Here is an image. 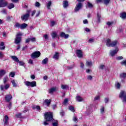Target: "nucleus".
Masks as SVG:
<instances>
[{
    "label": "nucleus",
    "mask_w": 126,
    "mask_h": 126,
    "mask_svg": "<svg viewBox=\"0 0 126 126\" xmlns=\"http://www.w3.org/2000/svg\"><path fill=\"white\" fill-rule=\"evenodd\" d=\"M88 7H93V5H92V3L90 2H88Z\"/></svg>",
    "instance_id": "bf43d9fd"
},
{
    "label": "nucleus",
    "mask_w": 126,
    "mask_h": 126,
    "mask_svg": "<svg viewBox=\"0 0 126 126\" xmlns=\"http://www.w3.org/2000/svg\"><path fill=\"white\" fill-rule=\"evenodd\" d=\"M27 26H28V25H27V24H25V23L22 24L20 26V29H25V28H26Z\"/></svg>",
    "instance_id": "aec40b11"
},
{
    "label": "nucleus",
    "mask_w": 126,
    "mask_h": 126,
    "mask_svg": "<svg viewBox=\"0 0 126 126\" xmlns=\"http://www.w3.org/2000/svg\"><path fill=\"white\" fill-rule=\"evenodd\" d=\"M5 46H4V42H1L0 44V50H4Z\"/></svg>",
    "instance_id": "a211bd4d"
},
{
    "label": "nucleus",
    "mask_w": 126,
    "mask_h": 126,
    "mask_svg": "<svg viewBox=\"0 0 126 126\" xmlns=\"http://www.w3.org/2000/svg\"><path fill=\"white\" fill-rule=\"evenodd\" d=\"M18 63H19L20 65H24L25 64L24 62H23V61H19V62H18Z\"/></svg>",
    "instance_id": "864d4df0"
},
{
    "label": "nucleus",
    "mask_w": 126,
    "mask_h": 126,
    "mask_svg": "<svg viewBox=\"0 0 126 126\" xmlns=\"http://www.w3.org/2000/svg\"><path fill=\"white\" fill-rule=\"evenodd\" d=\"M105 103H107L109 102V98H105L104 99Z\"/></svg>",
    "instance_id": "774afa93"
},
{
    "label": "nucleus",
    "mask_w": 126,
    "mask_h": 126,
    "mask_svg": "<svg viewBox=\"0 0 126 126\" xmlns=\"http://www.w3.org/2000/svg\"><path fill=\"white\" fill-rule=\"evenodd\" d=\"M14 7V4L12 3H10L8 5V8L9 9H11L12 8H13Z\"/></svg>",
    "instance_id": "c756f323"
},
{
    "label": "nucleus",
    "mask_w": 126,
    "mask_h": 126,
    "mask_svg": "<svg viewBox=\"0 0 126 126\" xmlns=\"http://www.w3.org/2000/svg\"><path fill=\"white\" fill-rule=\"evenodd\" d=\"M120 98H123V102L126 103V92L122 91L119 94Z\"/></svg>",
    "instance_id": "20e7f679"
},
{
    "label": "nucleus",
    "mask_w": 126,
    "mask_h": 126,
    "mask_svg": "<svg viewBox=\"0 0 126 126\" xmlns=\"http://www.w3.org/2000/svg\"><path fill=\"white\" fill-rule=\"evenodd\" d=\"M53 59H55V60H59V53H55V54L53 56Z\"/></svg>",
    "instance_id": "7c9ffc66"
},
{
    "label": "nucleus",
    "mask_w": 126,
    "mask_h": 126,
    "mask_svg": "<svg viewBox=\"0 0 126 126\" xmlns=\"http://www.w3.org/2000/svg\"><path fill=\"white\" fill-rule=\"evenodd\" d=\"M102 1L104 4H106V5H107L109 4V3H110V0H102Z\"/></svg>",
    "instance_id": "c9c22d12"
},
{
    "label": "nucleus",
    "mask_w": 126,
    "mask_h": 126,
    "mask_svg": "<svg viewBox=\"0 0 126 126\" xmlns=\"http://www.w3.org/2000/svg\"><path fill=\"white\" fill-rule=\"evenodd\" d=\"M41 56V53L39 51H35L31 55L32 59H36L39 58Z\"/></svg>",
    "instance_id": "423d86ee"
},
{
    "label": "nucleus",
    "mask_w": 126,
    "mask_h": 126,
    "mask_svg": "<svg viewBox=\"0 0 126 126\" xmlns=\"http://www.w3.org/2000/svg\"><path fill=\"white\" fill-rule=\"evenodd\" d=\"M20 26H21V25L19 24V23H16L15 24V27L16 28H20Z\"/></svg>",
    "instance_id": "37998d69"
},
{
    "label": "nucleus",
    "mask_w": 126,
    "mask_h": 126,
    "mask_svg": "<svg viewBox=\"0 0 126 126\" xmlns=\"http://www.w3.org/2000/svg\"><path fill=\"white\" fill-rule=\"evenodd\" d=\"M100 113L102 114L105 113V107H104V106H101V108L100 109Z\"/></svg>",
    "instance_id": "4c0bfd02"
},
{
    "label": "nucleus",
    "mask_w": 126,
    "mask_h": 126,
    "mask_svg": "<svg viewBox=\"0 0 126 126\" xmlns=\"http://www.w3.org/2000/svg\"><path fill=\"white\" fill-rule=\"evenodd\" d=\"M118 52H119V48H117L115 50H111L110 53V56H111V57H114Z\"/></svg>",
    "instance_id": "9b49d317"
},
{
    "label": "nucleus",
    "mask_w": 126,
    "mask_h": 126,
    "mask_svg": "<svg viewBox=\"0 0 126 126\" xmlns=\"http://www.w3.org/2000/svg\"><path fill=\"white\" fill-rule=\"evenodd\" d=\"M11 59H12L13 61L16 62V63H18V62H19V60L18 59L17 57L15 56H11Z\"/></svg>",
    "instance_id": "6ab92c4d"
},
{
    "label": "nucleus",
    "mask_w": 126,
    "mask_h": 126,
    "mask_svg": "<svg viewBox=\"0 0 126 126\" xmlns=\"http://www.w3.org/2000/svg\"><path fill=\"white\" fill-rule=\"evenodd\" d=\"M115 86L117 89H120L121 87V84H120V83H117L115 85Z\"/></svg>",
    "instance_id": "a19ab883"
},
{
    "label": "nucleus",
    "mask_w": 126,
    "mask_h": 126,
    "mask_svg": "<svg viewBox=\"0 0 126 126\" xmlns=\"http://www.w3.org/2000/svg\"><path fill=\"white\" fill-rule=\"evenodd\" d=\"M106 24H107V25H108V26H111L113 25V22H107Z\"/></svg>",
    "instance_id": "49530a36"
},
{
    "label": "nucleus",
    "mask_w": 126,
    "mask_h": 126,
    "mask_svg": "<svg viewBox=\"0 0 126 126\" xmlns=\"http://www.w3.org/2000/svg\"><path fill=\"white\" fill-rule=\"evenodd\" d=\"M105 67V66L104 64H100L99 66V69H104Z\"/></svg>",
    "instance_id": "c03bdc74"
},
{
    "label": "nucleus",
    "mask_w": 126,
    "mask_h": 126,
    "mask_svg": "<svg viewBox=\"0 0 126 126\" xmlns=\"http://www.w3.org/2000/svg\"><path fill=\"white\" fill-rule=\"evenodd\" d=\"M69 110H70V111H71V112H73V113H74L75 110H74V107L70 106L69 107Z\"/></svg>",
    "instance_id": "79ce46f5"
},
{
    "label": "nucleus",
    "mask_w": 126,
    "mask_h": 126,
    "mask_svg": "<svg viewBox=\"0 0 126 126\" xmlns=\"http://www.w3.org/2000/svg\"><path fill=\"white\" fill-rule=\"evenodd\" d=\"M9 84H5L4 86H3V85H0V90H1V91H3V90H7V89H8L9 88Z\"/></svg>",
    "instance_id": "6e6552de"
},
{
    "label": "nucleus",
    "mask_w": 126,
    "mask_h": 126,
    "mask_svg": "<svg viewBox=\"0 0 126 126\" xmlns=\"http://www.w3.org/2000/svg\"><path fill=\"white\" fill-rule=\"evenodd\" d=\"M99 99H100V96L98 95L94 97V101H97V100H99Z\"/></svg>",
    "instance_id": "603ef678"
},
{
    "label": "nucleus",
    "mask_w": 126,
    "mask_h": 126,
    "mask_svg": "<svg viewBox=\"0 0 126 126\" xmlns=\"http://www.w3.org/2000/svg\"><path fill=\"white\" fill-rule=\"evenodd\" d=\"M73 67H74V65H72L71 66H65V69H68L69 70L70 69H72V68H73Z\"/></svg>",
    "instance_id": "a878e982"
},
{
    "label": "nucleus",
    "mask_w": 126,
    "mask_h": 126,
    "mask_svg": "<svg viewBox=\"0 0 126 126\" xmlns=\"http://www.w3.org/2000/svg\"><path fill=\"white\" fill-rule=\"evenodd\" d=\"M121 17L123 19H125L126 18V13H122L121 14Z\"/></svg>",
    "instance_id": "f704fd0d"
},
{
    "label": "nucleus",
    "mask_w": 126,
    "mask_h": 126,
    "mask_svg": "<svg viewBox=\"0 0 126 126\" xmlns=\"http://www.w3.org/2000/svg\"><path fill=\"white\" fill-rule=\"evenodd\" d=\"M76 100L77 102H82V101H83V99L79 96L76 97Z\"/></svg>",
    "instance_id": "b1692460"
},
{
    "label": "nucleus",
    "mask_w": 126,
    "mask_h": 126,
    "mask_svg": "<svg viewBox=\"0 0 126 126\" xmlns=\"http://www.w3.org/2000/svg\"><path fill=\"white\" fill-rule=\"evenodd\" d=\"M29 63H31V64H33V60L32 59H30V60L28 62Z\"/></svg>",
    "instance_id": "69168bd1"
},
{
    "label": "nucleus",
    "mask_w": 126,
    "mask_h": 126,
    "mask_svg": "<svg viewBox=\"0 0 126 126\" xmlns=\"http://www.w3.org/2000/svg\"><path fill=\"white\" fill-rule=\"evenodd\" d=\"M48 62H49V60L48 59V58H46L42 61V64H47V63H48Z\"/></svg>",
    "instance_id": "5701e85b"
},
{
    "label": "nucleus",
    "mask_w": 126,
    "mask_h": 126,
    "mask_svg": "<svg viewBox=\"0 0 126 126\" xmlns=\"http://www.w3.org/2000/svg\"><path fill=\"white\" fill-rule=\"evenodd\" d=\"M56 88H52L51 89H50L49 91V93H50V94H52V93H53V92H55V91H56Z\"/></svg>",
    "instance_id": "2f4dec72"
},
{
    "label": "nucleus",
    "mask_w": 126,
    "mask_h": 126,
    "mask_svg": "<svg viewBox=\"0 0 126 126\" xmlns=\"http://www.w3.org/2000/svg\"><path fill=\"white\" fill-rule=\"evenodd\" d=\"M51 99L45 100V103H46V105H47L48 107H49V106H50V105L51 104Z\"/></svg>",
    "instance_id": "412c9836"
},
{
    "label": "nucleus",
    "mask_w": 126,
    "mask_h": 126,
    "mask_svg": "<svg viewBox=\"0 0 126 126\" xmlns=\"http://www.w3.org/2000/svg\"><path fill=\"white\" fill-rule=\"evenodd\" d=\"M43 38H44V39H45V40H48V39H49V35H48V34H44L43 35Z\"/></svg>",
    "instance_id": "09e8293b"
},
{
    "label": "nucleus",
    "mask_w": 126,
    "mask_h": 126,
    "mask_svg": "<svg viewBox=\"0 0 126 126\" xmlns=\"http://www.w3.org/2000/svg\"><path fill=\"white\" fill-rule=\"evenodd\" d=\"M12 99V96L11 94H7L5 96V100L6 102H10Z\"/></svg>",
    "instance_id": "f8f14e48"
},
{
    "label": "nucleus",
    "mask_w": 126,
    "mask_h": 126,
    "mask_svg": "<svg viewBox=\"0 0 126 126\" xmlns=\"http://www.w3.org/2000/svg\"><path fill=\"white\" fill-rule=\"evenodd\" d=\"M65 33L64 32H61L60 36L61 37H62L63 38L64 37Z\"/></svg>",
    "instance_id": "680f3d73"
},
{
    "label": "nucleus",
    "mask_w": 126,
    "mask_h": 126,
    "mask_svg": "<svg viewBox=\"0 0 126 126\" xmlns=\"http://www.w3.org/2000/svg\"><path fill=\"white\" fill-rule=\"evenodd\" d=\"M25 84L26 85V86H31V87H36V86H37V83H36V81H32V82L29 81H26L25 82Z\"/></svg>",
    "instance_id": "39448f33"
},
{
    "label": "nucleus",
    "mask_w": 126,
    "mask_h": 126,
    "mask_svg": "<svg viewBox=\"0 0 126 126\" xmlns=\"http://www.w3.org/2000/svg\"><path fill=\"white\" fill-rule=\"evenodd\" d=\"M83 22L84 24H87V23H88V21L87 20V19H85L83 20Z\"/></svg>",
    "instance_id": "e2e57ef3"
},
{
    "label": "nucleus",
    "mask_w": 126,
    "mask_h": 126,
    "mask_svg": "<svg viewBox=\"0 0 126 126\" xmlns=\"http://www.w3.org/2000/svg\"><path fill=\"white\" fill-rule=\"evenodd\" d=\"M5 73V71L4 70H1L0 71V76H3L4 74Z\"/></svg>",
    "instance_id": "e433bc0d"
},
{
    "label": "nucleus",
    "mask_w": 126,
    "mask_h": 126,
    "mask_svg": "<svg viewBox=\"0 0 126 126\" xmlns=\"http://www.w3.org/2000/svg\"><path fill=\"white\" fill-rule=\"evenodd\" d=\"M121 78H126V73H121L120 74Z\"/></svg>",
    "instance_id": "72a5a7b5"
},
{
    "label": "nucleus",
    "mask_w": 126,
    "mask_h": 126,
    "mask_svg": "<svg viewBox=\"0 0 126 126\" xmlns=\"http://www.w3.org/2000/svg\"><path fill=\"white\" fill-rule=\"evenodd\" d=\"M51 36L52 37V39H55V38L58 37V34L56 32H53L51 33Z\"/></svg>",
    "instance_id": "2eb2a0df"
},
{
    "label": "nucleus",
    "mask_w": 126,
    "mask_h": 126,
    "mask_svg": "<svg viewBox=\"0 0 126 126\" xmlns=\"http://www.w3.org/2000/svg\"><path fill=\"white\" fill-rule=\"evenodd\" d=\"M7 5V2L5 0H0V7H5Z\"/></svg>",
    "instance_id": "1a4fd4ad"
},
{
    "label": "nucleus",
    "mask_w": 126,
    "mask_h": 126,
    "mask_svg": "<svg viewBox=\"0 0 126 126\" xmlns=\"http://www.w3.org/2000/svg\"><path fill=\"white\" fill-rule=\"evenodd\" d=\"M51 23V26L52 27H53V26H54L56 25V22H55V21H52Z\"/></svg>",
    "instance_id": "0e129e2a"
},
{
    "label": "nucleus",
    "mask_w": 126,
    "mask_h": 126,
    "mask_svg": "<svg viewBox=\"0 0 126 126\" xmlns=\"http://www.w3.org/2000/svg\"><path fill=\"white\" fill-rule=\"evenodd\" d=\"M40 5H41V4L40 3H39V2H35V6H36V7H40Z\"/></svg>",
    "instance_id": "6e6d98bb"
},
{
    "label": "nucleus",
    "mask_w": 126,
    "mask_h": 126,
    "mask_svg": "<svg viewBox=\"0 0 126 126\" xmlns=\"http://www.w3.org/2000/svg\"><path fill=\"white\" fill-rule=\"evenodd\" d=\"M11 83H12L13 87H17V84L15 82V80H12L11 81Z\"/></svg>",
    "instance_id": "393cba45"
},
{
    "label": "nucleus",
    "mask_w": 126,
    "mask_h": 126,
    "mask_svg": "<svg viewBox=\"0 0 126 126\" xmlns=\"http://www.w3.org/2000/svg\"><path fill=\"white\" fill-rule=\"evenodd\" d=\"M51 5H52V1H48V2L47 4L48 9H51Z\"/></svg>",
    "instance_id": "c85d7f7f"
},
{
    "label": "nucleus",
    "mask_w": 126,
    "mask_h": 126,
    "mask_svg": "<svg viewBox=\"0 0 126 126\" xmlns=\"http://www.w3.org/2000/svg\"><path fill=\"white\" fill-rule=\"evenodd\" d=\"M87 78L88 79V80H92V76L89 75H88L87 76Z\"/></svg>",
    "instance_id": "a18cd8bd"
},
{
    "label": "nucleus",
    "mask_w": 126,
    "mask_h": 126,
    "mask_svg": "<svg viewBox=\"0 0 126 126\" xmlns=\"http://www.w3.org/2000/svg\"><path fill=\"white\" fill-rule=\"evenodd\" d=\"M124 59V57L123 56H119L116 58V60L118 61H121V60H123Z\"/></svg>",
    "instance_id": "de8ad7c7"
},
{
    "label": "nucleus",
    "mask_w": 126,
    "mask_h": 126,
    "mask_svg": "<svg viewBox=\"0 0 126 126\" xmlns=\"http://www.w3.org/2000/svg\"><path fill=\"white\" fill-rule=\"evenodd\" d=\"M44 119L45 121L47 122H52L54 120L53 116V113L52 112H46L44 114Z\"/></svg>",
    "instance_id": "f257e3e1"
},
{
    "label": "nucleus",
    "mask_w": 126,
    "mask_h": 126,
    "mask_svg": "<svg viewBox=\"0 0 126 126\" xmlns=\"http://www.w3.org/2000/svg\"><path fill=\"white\" fill-rule=\"evenodd\" d=\"M86 65H87V66H89V67H90L91 66H92V62L87 61L86 62Z\"/></svg>",
    "instance_id": "cd10ccee"
},
{
    "label": "nucleus",
    "mask_w": 126,
    "mask_h": 126,
    "mask_svg": "<svg viewBox=\"0 0 126 126\" xmlns=\"http://www.w3.org/2000/svg\"><path fill=\"white\" fill-rule=\"evenodd\" d=\"M30 40L31 41V42H32V43H35V42H36V38L35 37H32V38H30Z\"/></svg>",
    "instance_id": "ea45409f"
},
{
    "label": "nucleus",
    "mask_w": 126,
    "mask_h": 126,
    "mask_svg": "<svg viewBox=\"0 0 126 126\" xmlns=\"http://www.w3.org/2000/svg\"><path fill=\"white\" fill-rule=\"evenodd\" d=\"M48 122H50V121H47V120H45V121H44L43 123V125H44V126H48V125H49V123H48Z\"/></svg>",
    "instance_id": "8fccbe9b"
},
{
    "label": "nucleus",
    "mask_w": 126,
    "mask_h": 126,
    "mask_svg": "<svg viewBox=\"0 0 126 126\" xmlns=\"http://www.w3.org/2000/svg\"><path fill=\"white\" fill-rule=\"evenodd\" d=\"M73 122H75V123H77V118L76 117V116L73 117Z\"/></svg>",
    "instance_id": "3c124183"
},
{
    "label": "nucleus",
    "mask_w": 126,
    "mask_h": 126,
    "mask_svg": "<svg viewBox=\"0 0 126 126\" xmlns=\"http://www.w3.org/2000/svg\"><path fill=\"white\" fill-rule=\"evenodd\" d=\"M52 125L53 126H59V121L56 120H52Z\"/></svg>",
    "instance_id": "dca6fc26"
},
{
    "label": "nucleus",
    "mask_w": 126,
    "mask_h": 126,
    "mask_svg": "<svg viewBox=\"0 0 126 126\" xmlns=\"http://www.w3.org/2000/svg\"><path fill=\"white\" fill-rule=\"evenodd\" d=\"M30 16V14L28 13L23 15L21 16V18L22 20H25V21H27L28 19H29V17Z\"/></svg>",
    "instance_id": "0eeeda50"
},
{
    "label": "nucleus",
    "mask_w": 126,
    "mask_h": 126,
    "mask_svg": "<svg viewBox=\"0 0 126 126\" xmlns=\"http://www.w3.org/2000/svg\"><path fill=\"white\" fill-rule=\"evenodd\" d=\"M80 66L82 68H84V64L82 62L80 63Z\"/></svg>",
    "instance_id": "338daca9"
},
{
    "label": "nucleus",
    "mask_w": 126,
    "mask_h": 126,
    "mask_svg": "<svg viewBox=\"0 0 126 126\" xmlns=\"http://www.w3.org/2000/svg\"><path fill=\"white\" fill-rule=\"evenodd\" d=\"M63 6L64 8H66L68 6V1L67 0H64L63 1Z\"/></svg>",
    "instance_id": "f3484780"
},
{
    "label": "nucleus",
    "mask_w": 126,
    "mask_h": 126,
    "mask_svg": "<svg viewBox=\"0 0 126 126\" xmlns=\"http://www.w3.org/2000/svg\"><path fill=\"white\" fill-rule=\"evenodd\" d=\"M119 44V42L117 40H114L111 42V44L110 45V47H115L117 46Z\"/></svg>",
    "instance_id": "4468645a"
},
{
    "label": "nucleus",
    "mask_w": 126,
    "mask_h": 126,
    "mask_svg": "<svg viewBox=\"0 0 126 126\" xmlns=\"http://www.w3.org/2000/svg\"><path fill=\"white\" fill-rule=\"evenodd\" d=\"M105 44L107 47H111V44H112L111 39L110 38L107 39L105 40Z\"/></svg>",
    "instance_id": "ddd939ff"
},
{
    "label": "nucleus",
    "mask_w": 126,
    "mask_h": 126,
    "mask_svg": "<svg viewBox=\"0 0 126 126\" xmlns=\"http://www.w3.org/2000/svg\"><path fill=\"white\" fill-rule=\"evenodd\" d=\"M97 20H98V22L100 23L101 22V14H100V13H97Z\"/></svg>",
    "instance_id": "bb28decb"
},
{
    "label": "nucleus",
    "mask_w": 126,
    "mask_h": 126,
    "mask_svg": "<svg viewBox=\"0 0 126 126\" xmlns=\"http://www.w3.org/2000/svg\"><path fill=\"white\" fill-rule=\"evenodd\" d=\"M94 38H90V39H89V43H93V42H94Z\"/></svg>",
    "instance_id": "5fc2aeb1"
},
{
    "label": "nucleus",
    "mask_w": 126,
    "mask_h": 126,
    "mask_svg": "<svg viewBox=\"0 0 126 126\" xmlns=\"http://www.w3.org/2000/svg\"><path fill=\"white\" fill-rule=\"evenodd\" d=\"M23 34L21 32H19L17 33L15 38V44H19L21 42V36Z\"/></svg>",
    "instance_id": "7ed1b4c3"
},
{
    "label": "nucleus",
    "mask_w": 126,
    "mask_h": 126,
    "mask_svg": "<svg viewBox=\"0 0 126 126\" xmlns=\"http://www.w3.org/2000/svg\"><path fill=\"white\" fill-rule=\"evenodd\" d=\"M76 54L78 58H82V57H83V54L82 50H76Z\"/></svg>",
    "instance_id": "9d476101"
},
{
    "label": "nucleus",
    "mask_w": 126,
    "mask_h": 126,
    "mask_svg": "<svg viewBox=\"0 0 126 126\" xmlns=\"http://www.w3.org/2000/svg\"><path fill=\"white\" fill-rule=\"evenodd\" d=\"M61 88L62 89H67V88H68V86L67 85H61Z\"/></svg>",
    "instance_id": "58836bf2"
},
{
    "label": "nucleus",
    "mask_w": 126,
    "mask_h": 126,
    "mask_svg": "<svg viewBox=\"0 0 126 126\" xmlns=\"http://www.w3.org/2000/svg\"><path fill=\"white\" fill-rule=\"evenodd\" d=\"M16 117L17 118H22V116H21V113H19L16 115Z\"/></svg>",
    "instance_id": "052dcab7"
},
{
    "label": "nucleus",
    "mask_w": 126,
    "mask_h": 126,
    "mask_svg": "<svg viewBox=\"0 0 126 126\" xmlns=\"http://www.w3.org/2000/svg\"><path fill=\"white\" fill-rule=\"evenodd\" d=\"M4 125H7L8 123V117L7 116V115H5L4 116Z\"/></svg>",
    "instance_id": "4be33fe9"
},
{
    "label": "nucleus",
    "mask_w": 126,
    "mask_h": 126,
    "mask_svg": "<svg viewBox=\"0 0 126 126\" xmlns=\"http://www.w3.org/2000/svg\"><path fill=\"white\" fill-rule=\"evenodd\" d=\"M8 81V77L7 76H5L3 78V82L4 84H5Z\"/></svg>",
    "instance_id": "473e14b6"
},
{
    "label": "nucleus",
    "mask_w": 126,
    "mask_h": 126,
    "mask_svg": "<svg viewBox=\"0 0 126 126\" xmlns=\"http://www.w3.org/2000/svg\"><path fill=\"white\" fill-rule=\"evenodd\" d=\"M67 102H68V99L67 98H66L64 100V101L63 102V104L64 105H65L66 104H67Z\"/></svg>",
    "instance_id": "13d9d810"
},
{
    "label": "nucleus",
    "mask_w": 126,
    "mask_h": 126,
    "mask_svg": "<svg viewBox=\"0 0 126 126\" xmlns=\"http://www.w3.org/2000/svg\"><path fill=\"white\" fill-rule=\"evenodd\" d=\"M85 0H77L78 1V3L76 5V7L74 9L75 12H77L80 9L82 8V3L81 2L84 1Z\"/></svg>",
    "instance_id": "f03ea898"
},
{
    "label": "nucleus",
    "mask_w": 126,
    "mask_h": 126,
    "mask_svg": "<svg viewBox=\"0 0 126 126\" xmlns=\"http://www.w3.org/2000/svg\"><path fill=\"white\" fill-rule=\"evenodd\" d=\"M11 77H14V76L15 75V73H14V72H12L10 73V75H9Z\"/></svg>",
    "instance_id": "4d7b16f0"
}]
</instances>
